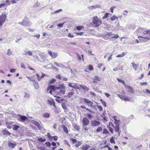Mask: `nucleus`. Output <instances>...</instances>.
I'll use <instances>...</instances> for the list:
<instances>
[{
	"label": "nucleus",
	"mask_w": 150,
	"mask_h": 150,
	"mask_svg": "<svg viewBox=\"0 0 150 150\" xmlns=\"http://www.w3.org/2000/svg\"><path fill=\"white\" fill-rule=\"evenodd\" d=\"M92 23L95 27H97L101 25L102 21L100 20L99 19L97 16H95L92 19Z\"/></svg>",
	"instance_id": "f257e3e1"
},
{
	"label": "nucleus",
	"mask_w": 150,
	"mask_h": 150,
	"mask_svg": "<svg viewBox=\"0 0 150 150\" xmlns=\"http://www.w3.org/2000/svg\"><path fill=\"white\" fill-rule=\"evenodd\" d=\"M7 16L5 13L2 14L0 17V25L1 26L5 22Z\"/></svg>",
	"instance_id": "f03ea898"
},
{
	"label": "nucleus",
	"mask_w": 150,
	"mask_h": 150,
	"mask_svg": "<svg viewBox=\"0 0 150 150\" xmlns=\"http://www.w3.org/2000/svg\"><path fill=\"white\" fill-rule=\"evenodd\" d=\"M90 121L86 117L83 118L82 121V126L86 127V126L88 125Z\"/></svg>",
	"instance_id": "7ed1b4c3"
},
{
	"label": "nucleus",
	"mask_w": 150,
	"mask_h": 150,
	"mask_svg": "<svg viewBox=\"0 0 150 150\" xmlns=\"http://www.w3.org/2000/svg\"><path fill=\"white\" fill-rule=\"evenodd\" d=\"M100 124V122L96 120H93L91 122V125L93 127H96L99 125Z\"/></svg>",
	"instance_id": "20e7f679"
},
{
	"label": "nucleus",
	"mask_w": 150,
	"mask_h": 150,
	"mask_svg": "<svg viewBox=\"0 0 150 150\" xmlns=\"http://www.w3.org/2000/svg\"><path fill=\"white\" fill-rule=\"evenodd\" d=\"M24 24V26H28L30 25L28 19L25 18L23 20Z\"/></svg>",
	"instance_id": "39448f33"
},
{
	"label": "nucleus",
	"mask_w": 150,
	"mask_h": 150,
	"mask_svg": "<svg viewBox=\"0 0 150 150\" xmlns=\"http://www.w3.org/2000/svg\"><path fill=\"white\" fill-rule=\"evenodd\" d=\"M2 133L3 134L6 136L10 135L11 133L8 131L6 129H5L2 130Z\"/></svg>",
	"instance_id": "423d86ee"
},
{
	"label": "nucleus",
	"mask_w": 150,
	"mask_h": 150,
	"mask_svg": "<svg viewBox=\"0 0 150 150\" xmlns=\"http://www.w3.org/2000/svg\"><path fill=\"white\" fill-rule=\"evenodd\" d=\"M19 120L22 122H23L25 121V120H27V117L24 115H19Z\"/></svg>",
	"instance_id": "0eeeda50"
},
{
	"label": "nucleus",
	"mask_w": 150,
	"mask_h": 150,
	"mask_svg": "<svg viewBox=\"0 0 150 150\" xmlns=\"http://www.w3.org/2000/svg\"><path fill=\"white\" fill-rule=\"evenodd\" d=\"M65 93V91L64 89H60L57 92L58 95L62 96Z\"/></svg>",
	"instance_id": "6e6552de"
},
{
	"label": "nucleus",
	"mask_w": 150,
	"mask_h": 150,
	"mask_svg": "<svg viewBox=\"0 0 150 150\" xmlns=\"http://www.w3.org/2000/svg\"><path fill=\"white\" fill-rule=\"evenodd\" d=\"M56 87H55L54 86H50L47 88V91H48L49 90H50L52 91H55L56 89H57Z\"/></svg>",
	"instance_id": "1a4fd4ad"
},
{
	"label": "nucleus",
	"mask_w": 150,
	"mask_h": 150,
	"mask_svg": "<svg viewBox=\"0 0 150 150\" xmlns=\"http://www.w3.org/2000/svg\"><path fill=\"white\" fill-rule=\"evenodd\" d=\"M8 146L10 147L11 149H12L15 147L16 145V143H12L11 142H9L8 144Z\"/></svg>",
	"instance_id": "9d476101"
},
{
	"label": "nucleus",
	"mask_w": 150,
	"mask_h": 150,
	"mask_svg": "<svg viewBox=\"0 0 150 150\" xmlns=\"http://www.w3.org/2000/svg\"><path fill=\"white\" fill-rule=\"evenodd\" d=\"M54 64L57 66L64 68H67V67L62 64H59L56 62H54Z\"/></svg>",
	"instance_id": "9b49d317"
},
{
	"label": "nucleus",
	"mask_w": 150,
	"mask_h": 150,
	"mask_svg": "<svg viewBox=\"0 0 150 150\" xmlns=\"http://www.w3.org/2000/svg\"><path fill=\"white\" fill-rule=\"evenodd\" d=\"M91 147V146L87 144H86L83 146L82 147V149L83 150H87L88 149Z\"/></svg>",
	"instance_id": "f8f14e48"
},
{
	"label": "nucleus",
	"mask_w": 150,
	"mask_h": 150,
	"mask_svg": "<svg viewBox=\"0 0 150 150\" xmlns=\"http://www.w3.org/2000/svg\"><path fill=\"white\" fill-rule=\"evenodd\" d=\"M34 86L35 88L36 89H38L39 88V85L38 82L36 81H34L33 83Z\"/></svg>",
	"instance_id": "ddd939ff"
},
{
	"label": "nucleus",
	"mask_w": 150,
	"mask_h": 150,
	"mask_svg": "<svg viewBox=\"0 0 150 150\" xmlns=\"http://www.w3.org/2000/svg\"><path fill=\"white\" fill-rule=\"evenodd\" d=\"M67 102V100H65V102L63 103L61 105L62 107L64 110H66L67 109V107L65 104V103Z\"/></svg>",
	"instance_id": "4468645a"
},
{
	"label": "nucleus",
	"mask_w": 150,
	"mask_h": 150,
	"mask_svg": "<svg viewBox=\"0 0 150 150\" xmlns=\"http://www.w3.org/2000/svg\"><path fill=\"white\" fill-rule=\"evenodd\" d=\"M62 127L63 128L64 131L66 134H67L68 133V131L66 127L64 125H63L62 126Z\"/></svg>",
	"instance_id": "2eb2a0df"
},
{
	"label": "nucleus",
	"mask_w": 150,
	"mask_h": 150,
	"mask_svg": "<svg viewBox=\"0 0 150 150\" xmlns=\"http://www.w3.org/2000/svg\"><path fill=\"white\" fill-rule=\"evenodd\" d=\"M6 125L8 129H11L12 127V124L8 122H6Z\"/></svg>",
	"instance_id": "dca6fc26"
},
{
	"label": "nucleus",
	"mask_w": 150,
	"mask_h": 150,
	"mask_svg": "<svg viewBox=\"0 0 150 150\" xmlns=\"http://www.w3.org/2000/svg\"><path fill=\"white\" fill-rule=\"evenodd\" d=\"M55 100L58 103H62L65 102V100H64L63 98H60L59 99H55Z\"/></svg>",
	"instance_id": "f3484780"
},
{
	"label": "nucleus",
	"mask_w": 150,
	"mask_h": 150,
	"mask_svg": "<svg viewBox=\"0 0 150 150\" xmlns=\"http://www.w3.org/2000/svg\"><path fill=\"white\" fill-rule=\"evenodd\" d=\"M126 54V52H123L121 54H118L116 56L117 57H122Z\"/></svg>",
	"instance_id": "a211bd4d"
},
{
	"label": "nucleus",
	"mask_w": 150,
	"mask_h": 150,
	"mask_svg": "<svg viewBox=\"0 0 150 150\" xmlns=\"http://www.w3.org/2000/svg\"><path fill=\"white\" fill-rule=\"evenodd\" d=\"M57 89H65V87L63 85L60 84L59 87H56Z\"/></svg>",
	"instance_id": "6ab92c4d"
},
{
	"label": "nucleus",
	"mask_w": 150,
	"mask_h": 150,
	"mask_svg": "<svg viewBox=\"0 0 150 150\" xmlns=\"http://www.w3.org/2000/svg\"><path fill=\"white\" fill-rule=\"evenodd\" d=\"M74 94V93L73 92H69L68 93L67 95V96H66L65 97L69 98H71V96L73 95Z\"/></svg>",
	"instance_id": "aec40b11"
},
{
	"label": "nucleus",
	"mask_w": 150,
	"mask_h": 150,
	"mask_svg": "<svg viewBox=\"0 0 150 150\" xmlns=\"http://www.w3.org/2000/svg\"><path fill=\"white\" fill-rule=\"evenodd\" d=\"M19 128V126L17 125H14L13 126V129L14 130H16Z\"/></svg>",
	"instance_id": "412c9836"
},
{
	"label": "nucleus",
	"mask_w": 150,
	"mask_h": 150,
	"mask_svg": "<svg viewBox=\"0 0 150 150\" xmlns=\"http://www.w3.org/2000/svg\"><path fill=\"white\" fill-rule=\"evenodd\" d=\"M150 30V32L149 33V38H148L147 37H142V36H138V38L139 39V38H144V39H146L148 40H150V30Z\"/></svg>",
	"instance_id": "4be33fe9"
},
{
	"label": "nucleus",
	"mask_w": 150,
	"mask_h": 150,
	"mask_svg": "<svg viewBox=\"0 0 150 150\" xmlns=\"http://www.w3.org/2000/svg\"><path fill=\"white\" fill-rule=\"evenodd\" d=\"M82 99L84 101L85 103L86 104H87V105L88 104V103H89V102L90 101L88 99L86 98H83Z\"/></svg>",
	"instance_id": "5701e85b"
},
{
	"label": "nucleus",
	"mask_w": 150,
	"mask_h": 150,
	"mask_svg": "<svg viewBox=\"0 0 150 150\" xmlns=\"http://www.w3.org/2000/svg\"><path fill=\"white\" fill-rule=\"evenodd\" d=\"M24 94L25 95L24 96V98H28L30 97V94L28 93H27L25 92L24 93Z\"/></svg>",
	"instance_id": "b1692460"
},
{
	"label": "nucleus",
	"mask_w": 150,
	"mask_h": 150,
	"mask_svg": "<svg viewBox=\"0 0 150 150\" xmlns=\"http://www.w3.org/2000/svg\"><path fill=\"white\" fill-rule=\"evenodd\" d=\"M120 121V120H116L114 122L115 125H116V127H119L120 124L119 122Z\"/></svg>",
	"instance_id": "393cba45"
},
{
	"label": "nucleus",
	"mask_w": 150,
	"mask_h": 150,
	"mask_svg": "<svg viewBox=\"0 0 150 150\" xmlns=\"http://www.w3.org/2000/svg\"><path fill=\"white\" fill-rule=\"evenodd\" d=\"M57 53L56 52H54L52 53L51 57L52 58H55L57 57Z\"/></svg>",
	"instance_id": "a878e982"
},
{
	"label": "nucleus",
	"mask_w": 150,
	"mask_h": 150,
	"mask_svg": "<svg viewBox=\"0 0 150 150\" xmlns=\"http://www.w3.org/2000/svg\"><path fill=\"white\" fill-rule=\"evenodd\" d=\"M53 100H54L53 99H52L51 100H47V101L48 103L50 105H52L53 103Z\"/></svg>",
	"instance_id": "bb28decb"
},
{
	"label": "nucleus",
	"mask_w": 150,
	"mask_h": 150,
	"mask_svg": "<svg viewBox=\"0 0 150 150\" xmlns=\"http://www.w3.org/2000/svg\"><path fill=\"white\" fill-rule=\"evenodd\" d=\"M7 54L8 56H10L12 54V53L10 49H8L7 50Z\"/></svg>",
	"instance_id": "cd10ccee"
},
{
	"label": "nucleus",
	"mask_w": 150,
	"mask_h": 150,
	"mask_svg": "<svg viewBox=\"0 0 150 150\" xmlns=\"http://www.w3.org/2000/svg\"><path fill=\"white\" fill-rule=\"evenodd\" d=\"M38 140L39 141L41 142H45L46 140L45 139H42L41 137L38 138Z\"/></svg>",
	"instance_id": "c85d7f7f"
},
{
	"label": "nucleus",
	"mask_w": 150,
	"mask_h": 150,
	"mask_svg": "<svg viewBox=\"0 0 150 150\" xmlns=\"http://www.w3.org/2000/svg\"><path fill=\"white\" fill-rule=\"evenodd\" d=\"M130 98L128 97H124L123 98L122 100H123L125 101H129L130 100Z\"/></svg>",
	"instance_id": "c756f323"
},
{
	"label": "nucleus",
	"mask_w": 150,
	"mask_h": 150,
	"mask_svg": "<svg viewBox=\"0 0 150 150\" xmlns=\"http://www.w3.org/2000/svg\"><path fill=\"white\" fill-rule=\"evenodd\" d=\"M101 79V78L100 77H99L97 76H95L94 79L95 80H96L98 81H100Z\"/></svg>",
	"instance_id": "7c9ffc66"
},
{
	"label": "nucleus",
	"mask_w": 150,
	"mask_h": 150,
	"mask_svg": "<svg viewBox=\"0 0 150 150\" xmlns=\"http://www.w3.org/2000/svg\"><path fill=\"white\" fill-rule=\"evenodd\" d=\"M110 14V13H106L105 14L104 16L103 17L102 19H106L108 17V16Z\"/></svg>",
	"instance_id": "2f4dec72"
},
{
	"label": "nucleus",
	"mask_w": 150,
	"mask_h": 150,
	"mask_svg": "<svg viewBox=\"0 0 150 150\" xmlns=\"http://www.w3.org/2000/svg\"><path fill=\"white\" fill-rule=\"evenodd\" d=\"M117 80L119 82L122 83L123 84V85L125 84V81H124V80L121 79H119V78H117Z\"/></svg>",
	"instance_id": "473e14b6"
},
{
	"label": "nucleus",
	"mask_w": 150,
	"mask_h": 150,
	"mask_svg": "<svg viewBox=\"0 0 150 150\" xmlns=\"http://www.w3.org/2000/svg\"><path fill=\"white\" fill-rule=\"evenodd\" d=\"M84 28V26L82 25L77 26L76 27V29L78 30H80Z\"/></svg>",
	"instance_id": "72a5a7b5"
},
{
	"label": "nucleus",
	"mask_w": 150,
	"mask_h": 150,
	"mask_svg": "<svg viewBox=\"0 0 150 150\" xmlns=\"http://www.w3.org/2000/svg\"><path fill=\"white\" fill-rule=\"evenodd\" d=\"M43 116L46 118H48L50 117V114L48 113H46L43 114Z\"/></svg>",
	"instance_id": "f704fd0d"
},
{
	"label": "nucleus",
	"mask_w": 150,
	"mask_h": 150,
	"mask_svg": "<svg viewBox=\"0 0 150 150\" xmlns=\"http://www.w3.org/2000/svg\"><path fill=\"white\" fill-rule=\"evenodd\" d=\"M118 18L115 16H113L112 17L110 18L111 20L112 21H114L116 19H117Z\"/></svg>",
	"instance_id": "c9c22d12"
},
{
	"label": "nucleus",
	"mask_w": 150,
	"mask_h": 150,
	"mask_svg": "<svg viewBox=\"0 0 150 150\" xmlns=\"http://www.w3.org/2000/svg\"><path fill=\"white\" fill-rule=\"evenodd\" d=\"M115 132H117L120 131V127H114Z\"/></svg>",
	"instance_id": "e433bc0d"
},
{
	"label": "nucleus",
	"mask_w": 150,
	"mask_h": 150,
	"mask_svg": "<svg viewBox=\"0 0 150 150\" xmlns=\"http://www.w3.org/2000/svg\"><path fill=\"white\" fill-rule=\"evenodd\" d=\"M82 88L83 90L87 91H88L89 90L88 88L85 86H82Z\"/></svg>",
	"instance_id": "4c0bfd02"
},
{
	"label": "nucleus",
	"mask_w": 150,
	"mask_h": 150,
	"mask_svg": "<svg viewBox=\"0 0 150 150\" xmlns=\"http://www.w3.org/2000/svg\"><path fill=\"white\" fill-rule=\"evenodd\" d=\"M62 11V9H59L57 11H54V12H53L52 13V14H53L54 13H59V12Z\"/></svg>",
	"instance_id": "58836bf2"
},
{
	"label": "nucleus",
	"mask_w": 150,
	"mask_h": 150,
	"mask_svg": "<svg viewBox=\"0 0 150 150\" xmlns=\"http://www.w3.org/2000/svg\"><path fill=\"white\" fill-rule=\"evenodd\" d=\"M74 128L76 129V130L79 131V126L78 125H74Z\"/></svg>",
	"instance_id": "ea45409f"
},
{
	"label": "nucleus",
	"mask_w": 150,
	"mask_h": 150,
	"mask_svg": "<svg viewBox=\"0 0 150 150\" xmlns=\"http://www.w3.org/2000/svg\"><path fill=\"white\" fill-rule=\"evenodd\" d=\"M109 133V132L106 129H103V134H108Z\"/></svg>",
	"instance_id": "a19ab883"
},
{
	"label": "nucleus",
	"mask_w": 150,
	"mask_h": 150,
	"mask_svg": "<svg viewBox=\"0 0 150 150\" xmlns=\"http://www.w3.org/2000/svg\"><path fill=\"white\" fill-rule=\"evenodd\" d=\"M93 104V102L90 101L88 104V105L89 107H92V105Z\"/></svg>",
	"instance_id": "79ce46f5"
},
{
	"label": "nucleus",
	"mask_w": 150,
	"mask_h": 150,
	"mask_svg": "<svg viewBox=\"0 0 150 150\" xmlns=\"http://www.w3.org/2000/svg\"><path fill=\"white\" fill-rule=\"evenodd\" d=\"M58 139V137L56 136H54L52 137V139H53L54 141H56Z\"/></svg>",
	"instance_id": "37998d69"
},
{
	"label": "nucleus",
	"mask_w": 150,
	"mask_h": 150,
	"mask_svg": "<svg viewBox=\"0 0 150 150\" xmlns=\"http://www.w3.org/2000/svg\"><path fill=\"white\" fill-rule=\"evenodd\" d=\"M55 81V79H53L50 81L49 83L50 84H52L54 83Z\"/></svg>",
	"instance_id": "c03bdc74"
},
{
	"label": "nucleus",
	"mask_w": 150,
	"mask_h": 150,
	"mask_svg": "<svg viewBox=\"0 0 150 150\" xmlns=\"http://www.w3.org/2000/svg\"><path fill=\"white\" fill-rule=\"evenodd\" d=\"M71 140L73 144H74L76 143L77 140L75 139L71 138Z\"/></svg>",
	"instance_id": "a18cd8bd"
},
{
	"label": "nucleus",
	"mask_w": 150,
	"mask_h": 150,
	"mask_svg": "<svg viewBox=\"0 0 150 150\" xmlns=\"http://www.w3.org/2000/svg\"><path fill=\"white\" fill-rule=\"evenodd\" d=\"M110 142L111 143H113L114 144H115V142L113 139V137H112L110 139Z\"/></svg>",
	"instance_id": "49530a36"
},
{
	"label": "nucleus",
	"mask_w": 150,
	"mask_h": 150,
	"mask_svg": "<svg viewBox=\"0 0 150 150\" xmlns=\"http://www.w3.org/2000/svg\"><path fill=\"white\" fill-rule=\"evenodd\" d=\"M45 144L47 147H50L51 146V144L49 142H46Z\"/></svg>",
	"instance_id": "de8ad7c7"
},
{
	"label": "nucleus",
	"mask_w": 150,
	"mask_h": 150,
	"mask_svg": "<svg viewBox=\"0 0 150 150\" xmlns=\"http://www.w3.org/2000/svg\"><path fill=\"white\" fill-rule=\"evenodd\" d=\"M47 136L48 137V138L50 139V140H52V136L50 135V134L49 133H48L47 134Z\"/></svg>",
	"instance_id": "09e8293b"
},
{
	"label": "nucleus",
	"mask_w": 150,
	"mask_h": 150,
	"mask_svg": "<svg viewBox=\"0 0 150 150\" xmlns=\"http://www.w3.org/2000/svg\"><path fill=\"white\" fill-rule=\"evenodd\" d=\"M102 130V128L101 127H98L96 130L97 132H99Z\"/></svg>",
	"instance_id": "8fccbe9b"
},
{
	"label": "nucleus",
	"mask_w": 150,
	"mask_h": 150,
	"mask_svg": "<svg viewBox=\"0 0 150 150\" xmlns=\"http://www.w3.org/2000/svg\"><path fill=\"white\" fill-rule=\"evenodd\" d=\"M27 54H28L29 56H33V53L30 51H28V52H27Z\"/></svg>",
	"instance_id": "3c124183"
},
{
	"label": "nucleus",
	"mask_w": 150,
	"mask_h": 150,
	"mask_svg": "<svg viewBox=\"0 0 150 150\" xmlns=\"http://www.w3.org/2000/svg\"><path fill=\"white\" fill-rule=\"evenodd\" d=\"M119 37V36L118 35H115L114 36L112 37H111V38H115L117 39Z\"/></svg>",
	"instance_id": "603ef678"
},
{
	"label": "nucleus",
	"mask_w": 150,
	"mask_h": 150,
	"mask_svg": "<svg viewBox=\"0 0 150 150\" xmlns=\"http://www.w3.org/2000/svg\"><path fill=\"white\" fill-rule=\"evenodd\" d=\"M86 115L88 118L90 119L92 117V116L91 114H86Z\"/></svg>",
	"instance_id": "864d4df0"
},
{
	"label": "nucleus",
	"mask_w": 150,
	"mask_h": 150,
	"mask_svg": "<svg viewBox=\"0 0 150 150\" xmlns=\"http://www.w3.org/2000/svg\"><path fill=\"white\" fill-rule=\"evenodd\" d=\"M150 30H146V31H144V33H143V34H144V35H143V36H144L146 34H148V33H149L150 32Z\"/></svg>",
	"instance_id": "5fc2aeb1"
},
{
	"label": "nucleus",
	"mask_w": 150,
	"mask_h": 150,
	"mask_svg": "<svg viewBox=\"0 0 150 150\" xmlns=\"http://www.w3.org/2000/svg\"><path fill=\"white\" fill-rule=\"evenodd\" d=\"M140 84H141V85L142 86L146 85L147 84V83L146 82L140 83Z\"/></svg>",
	"instance_id": "6e6d98bb"
},
{
	"label": "nucleus",
	"mask_w": 150,
	"mask_h": 150,
	"mask_svg": "<svg viewBox=\"0 0 150 150\" xmlns=\"http://www.w3.org/2000/svg\"><path fill=\"white\" fill-rule=\"evenodd\" d=\"M114 35V34H113L112 33L110 32L109 33H108L107 34H106V35H108V36H110V35Z\"/></svg>",
	"instance_id": "4d7b16f0"
},
{
	"label": "nucleus",
	"mask_w": 150,
	"mask_h": 150,
	"mask_svg": "<svg viewBox=\"0 0 150 150\" xmlns=\"http://www.w3.org/2000/svg\"><path fill=\"white\" fill-rule=\"evenodd\" d=\"M34 124L37 127H38V126H39V125H40L39 122L36 121L34 122Z\"/></svg>",
	"instance_id": "13d9d810"
},
{
	"label": "nucleus",
	"mask_w": 150,
	"mask_h": 150,
	"mask_svg": "<svg viewBox=\"0 0 150 150\" xmlns=\"http://www.w3.org/2000/svg\"><path fill=\"white\" fill-rule=\"evenodd\" d=\"M98 108L99 109V110L100 111H102L103 110V108H102V106L100 105H98L97 106Z\"/></svg>",
	"instance_id": "bf43d9fd"
},
{
	"label": "nucleus",
	"mask_w": 150,
	"mask_h": 150,
	"mask_svg": "<svg viewBox=\"0 0 150 150\" xmlns=\"http://www.w3.org/2000/svg\"><path fill=\"white\" fill-rule=\"evenodd\" d=\"M73 84H74L73 83H69L68 84V86L69 87H70L73 88V86H74V85H73Z\"/></svg>",
	"instance_id": "052dcab7"
},
{
	"label": "nucleus",
	"mask_w": 150,
	"mask_h": 150,
	"mask_svg": "<svg viewBox=\"0 0 150 150\" xmlns=\"http://www.w3.org/2000/svg\"><path fill=\"white\" fill-rule=\"evenodd\" d=\"M77 55V57H78V60L79 61H81V57L80 55L78 54H76Z\"/></svg>",
	"instance_id": "680f3d73"
},
{
	"label": "nucleus",
	"mask_w": 150,
	"mask_h": 150,
	"mask_svg": "<svg viewBox=\"0 0 150 150\" xmlns=\"http://www.w3.org/2000/svg\"><path fill=\"white\" fill-rule=\"evenodd\" d=\"M88 69L89 70H92L93 69V68L92 66L89 65L88 67Z\"/></svg>",
	"instance_id": "e2e57ef3"
},
{
	"label": "nucleus",
	"mask_w": 150,
	"mask_h": 150,
	"mask_svg": "<svg viewBox=\"0 0 150 150\" xmlns=\"http://www.w3.org/2000/svg\"><path fill=\"white\" fill-rule=\"evenodd\" d=\"M64 23H60L58 24L57 25L59 27H62L63 26Z\"/></svg>",
	"instance_id": "0e129e2a"
},
{
	"label": "nucleus",
	"mask_w": 150,
	"mask_h": 150,
	"mask_svg": "<svg viewBox=\"0 0 150 150\" xmlns=\"http://www.w3.org/2000/svg\"><path fill=\"white\" fill-rule=\"evenodd\" d=\"M6 3L7 5H8L11 4V2L8 0H6Z\"/></svg>",
	"instance_id": "69168bd1"
},
{
	"label": "nucleus",
	"mask_w": 150,
	"mask_h": 150,
	"mask_svg": "<svg viewBox=\"0 0 150 150\" xmlns=\"http://www.w3.org/2000/svg\"><path fill=\"white\" fill-rule=\"evenodd\" d=\"M36 75L37 76L38 80L40 81L41 79H40V76L38 74H36Z\"/></svg>",
	"instance_id": "338daca9"
},
{
	"label": "nucleus",
	"mask_w": 150,
	"mask_h": 150,
	"mask_svg": "<svg viewBox=\"0 0 150 150\" xmlns=\"http://www.w3.org/2000/svg\"><path fill=\"white\" fill-rule=\"evenodd\" d=\"M130 90L129 91L131 93H134V90L131 87L129 88Z\"/></svg>",
	"instance_id": "774afa93"
}]
</instances>
